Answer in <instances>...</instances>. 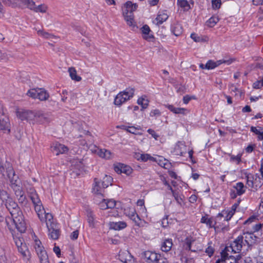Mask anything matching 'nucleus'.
Returning <instances> with one entry per match:
<instances>
[{
  "label": "nucleus",
  "mask_w": 263,
  "mask_h": 263,
  "mask_svg": "<svg viewBox=\"0 0 263 263\" xmlns=\"http://www.w3.org/2000/svg\"><path fill=\"white\" fill-rule=\"evenodd\" d=\"M9 211L12 219L10 218H7L6 222L10 230H13L14 225L20 232L23 233L26 229V223L22 212L20 211L17 203L12 199H9L4 203Z\"/></svg>",
  "instance_id": "obj_1"
},
{
  "label": "nucleus",
  "mask_w": 263,
  "mask_h": 263,
  "mask_svg": "<svg viewBox=\"0 0 263 263\" xmlns=\"http://www.w3.org/2000/svg\"><path fill=\"white\" fill-rule=\"evenodd\" d=\"M7 172V176L10 180L11 186L14 191L16 196L18 197L19 202L22 203L26 202V198L22 190L20 180L18 179L17 176L14 174L11 167H9Z\"/></svg>",
  "instance_id": "obj_2"
},
{
  "label": "nucleus",
  "mask_w": 263,
  "mask_h": 263,
  "mask_svg": "<svg viewBox=\"0 0 263 263\" xmlns=\"http://www.w3.org/2000/svg\"><path fill=\"white\" fill-rule=\"evenodd\" d=\"M138 5L136 3H133L128 1L124 4L122 7V14L127 24L132 28L136 27V23L134 20L133 12L136 11Z\"/></svg>",
  "instance_id": "obj_3"
},
{
  "label": "nucleus",
  "mask_w": 263,
  "mask_h": 263,
  "mask_svg": "<svg viewBox=\"0 0 263 263\" xmlns=\"http://www.w3.org/2000/svg\"><path fill=\"white\" fill-rule=\"evenodd\" d=\"M135 89L132 87H128L125 90L119 93L115 99L114 103L116 105H121L130 98L134 95Z\"/></svg>",
  "instance_id": "obj_4"
},
{
  "label": "nucleus",
  "mask_w": 263,
  "mask_h": 263,
  "mask_svg": "<svg viewBox=\"0 0 263 263\" xmlns=\"http://www.w3.org/2000/svg\"><path fill=\"white\" fill-rule=\"evenodd\" d=\"M125 215L128 216L138 227H144L147 223L142 221L139 215L137 214L134 208H128L124 210Z\"/></svg>",
  "instance_id": "obj_5"
},
{
  "label": "nucleus",
  "mask_w": 263,
  "mask_h": 263,
  "mask_svg": "<svg viewBox=\"0 0 263 263\" xmlns=\"http://www.w3.org/2000/svg\"><path fill=\"white\" fill-rule=\"evenodd\" d=\"M20 1L22 2L24 6L35 12L45 13L48 9V7L45 4L36 6L35 3L32 0Z\"/></svg>",
  "instance_id": "obj_6"
},
{
  "label": "nucleus",
  "mask_w": 263,
  "mask_h": 263,
  "mask_svg": "<svg viewBox=\"0 0 263 263\" xmlns=\"http://www.w3.org/2000/svg\"><path fill=\"white\" fill-rule=\"evenodd\" d=\"M231 252L223 250L221 252L220 258L218 260L223 262V263H239L241 258V255L237 254L234 256L230 254Z\"/></svg>",
  "instance_id": "obj_7"
},
{
  "label": "nucleus",
  "mask_w": 263,
  "mask_h": 263,
  "mask_svg": "<svg viewBox=\"0 0 263 263\" xmlns=\"http://www.w3.org/2000/svg\"><path fill=\"white\" fill-rule=\"evenodd\" d=\"M243 239V237L242 236H238L229 247H226L224 250L234 253H239L243 245H244Z\"/></svg>",
  "instance_id": "obj_8"
},
{
  "label": "nucleus",
  "mask_w": 263,
  "mask_h": 263,
  "mask_svg": "<svg viewBox=\"0 0 263 263\" xmlns=\"http://www.w3.org/2000/svg\"><path fill=\"white\" fill-rule=\"evenodd\" d=\"M17 117L21 120H26L31 124H35V111L21 110L17 112Z\"/></svg>",
  "instance_id": "obj_9"
},
{
  "label": "nucleus",
  "mask_w": 263,
  "mask_h": 263,
  "mask_svg": "<svg viewBox=\"0 0 263 263\" xmlns=\"http://www.w3.org/2000/svg\"><path fill=\"white\" fill-rule=\"evenodd\" d=\"M53 118L51 114L44 112L42 111H35V123L45 124L52 121Z\"/></svg>",
  "instance_id": "obj_10"
},
{
  "label": "nucleus",
  "mask_w": 263,
  "mask_h": 263,
  "mask_svg": "<svg viewBox=\"0 0 263 263\" xmlns=\"http://www.w3.org/2000/svg\"><path fill=\"white\" fill-rule=\"evenodd\" d=\"M15 243L18 249V251L24 257H27L29 254V251L26 244L23 242V239L21 236L13 237Z\"/></svg>",
  "instance_id": "obj_11"
},
{
  "label": "nucleus",
  "mask_w": 263,
  "mask_h": 263,
  "mask_svg": "<svg viewBox=\"0 0 263 263\" xmlns=\"http://www.w3.org/2000/svg\"><path fill=\"white\" fill-rule=\"evenodd\" d=\"M0 130L4 133L9 134L10 132V123L8 117L3 113L0 115Z\"/></svg>",
  "instance_id": "obj_12"
},
{
  "label": "nucleus",
  "mask_w": 263,
  "mask_h": 263,
  "mask_svg": "<svg viewBox=\"0 0 263 263\" xmlns=\"http://www.w3.org/2000/svg\"><path fill=\"white\" fill-rule=\"evenodd\" d=\"M34 201H32V203L34 205V210L38 216V217L39 219H42L43 218V215L45 212V209L44 207L42 205V203L41 202V201L39 198L35 199L33 198Z\"/></svg>",
  "instance_id": "obj_13"
},
{
  "label": "nucleus",
  "mask_w": 263,
  "mask_h": 263,
  "mask_svg": "<svg viewBox=\"0 0 263 263\" xmlns=\"http://www.w3.org/2000/svg\"><path fill=\"white\" fill-rule=\"evenodd\" d=\"M115 171L118 174L124 173L128 176L133 173V169L129 166L123 164H119L115 166Z\"/></svg>",
  "instance_id": "obj_14"
},
{
  "label": "nucleus",
  "mask_w": 263,
  "mask_h": 263,
  "mask_svg": "<svg viewBox=\"0 0 263 263\" xmlns=\"http://www.w3.org/2000/svg\"><path fill=\"white\" fill-rule=\"evenodd\" d=\"M119 258L123 263H134V259L130 253L127 251L120 252Z\"/></svg>",
  "instance_id": "obj_15"
},
{
  "label": "nucleus",
  "mask_w": 263,
  "mask_h": 263,
  "mask_svg": "<svg viewBox=\"0 0 263 263\" xmlns=\"http://www.w3.org/2000/svg\"><path fill=\"white\" fill-rule=\"evenodd\" d=\"M48 230V236L50 238L57 240L59 238L60 233L57 224L47 227Z\"/></svg>",
  "instance_id": "obj_16"
},
{
  "label": "nucleus",
  "mask_w": 263,
  "mask_h": 263,
  "mask_svg": "<svg viewBox=\"0 0 263 263\" xmlns=\"http://www.w3.org/2000/svg\"><path fill=\"white\" fill-rule=\"evenodd\" d=\"M245 242L248 245H253L260 242V238L255 236L253 232L247 233L245 234Z\"/></svg>",
  "instance_id": "obj_17"
},
{
  "label": "nucleus",
  "mask_w": 263,
  "mask_h": 263,
  "mask_svg": "<svg viewBox=\"0 0 263 263\" xmlns=\"http://www.w3.org/2000/svg\"><path fill=\"white\" fill-rule=\"evenodd\" d=\"M232 63L231 60H220L217 61L216 62H214L212 60H209L205 64V67H206V69H213L218 66L220 65L222 63H227L228 65Z\"/></svg>",
  "instance_id": "obj_18"
},
{
  "label": "nucleus",
  "mask_w": 263,
  "mask_h": 263,
  "mask_svg": "<svg viewBox=\"0 0 263 263\" xmlns=\"http://www.w3.org/2000/svg\"><path fill=\"white\" fill-rule=\"evenodd\" d=\"M187 147L184 143L179 142L175 146L174 153L176 155L183 156L187 152Z\"/></svg>",
  "instance_id": "obj_19"
},
{
  "label": "nucleus",
  "mask_w": 263,
  "mask_h": 263,
  "mask_svg": "<svg viewBox=\"0 0 263 263\" xmlns=\"http://www.w3.org/2000/svg\"><path fill=\"white\" fill-rule=\"evenodd\" d=\"M53 152L57 155L60 154H63L68 151V148L65 145L59 143H55L52 146Z\"/></svg>",
  "instance_id": "obj_20"
},
{
  "label": "nucleus",
  "mask_w": 263,
  "mask_h": 263,
  "mask_svg": "<svg viewBox=\"0 0 263 263\" xmlns=\"http://www.w3.org/2000/svg\"><path fill=\"white\" fill-rule=\"evenodd\" d=\"M6 187L5 183L0 182V198L3 203H5L9 200V199H11L7 192L5 190Z\"/></svg>",
  "instance_id": "obj_21"
},
{
  "label": "nucleus",
  "mask_w": 263,
  "mask_h": 263,
  "mask_svg": "<svg viewBox=\"0 0 263 263\" xmlns=\"http://www.w3.org/2000/svg\"><path fill=\"white\" fill-rule=\"evenodd\" d=\"M2 2L6 5L12 6V7H15L17 4L19 5H24L22 4V2L20 0H2ZM4 14V10L3 8V6L0 3V17H2L3 16Z\"/></svg>",
  "instance_id": "obj_22"
},
{
  "label": "nucleus",
  "mask_w": 263,
  "mask_h": 263,
  "mask_svg": "<svg viewBox=\"0 0 263 263\" xmlns=\"http://www.w3.org/2000/svg\"><path fill=\"white\" fill-rule=\"evenodd\" d=\"M104 189H105V187H103L101 182L97 181V179H95V183L92 187V192L98 196H102Z\"/></svg>",
  "instance_id": "obj_23"
},
{
  "label": "nucleus",
  "mask_w": 263,
  "mask_h": 263,
  "mask_svg": "<svg viewBox=\"0 0 263 263\" xmlns=\"http://www.w3.org/2000/svg\"><path fill=\"white\" fill-rule=\"evenodd\" d=\"M168 17V15L166 10L160 11L158 12L157 17L156 18V24L159 25L166 21Z\"/></svg>",
  "instance_id": "obj_24"
},
{
  "label": "nucleus",
  "mask_w": 263,
  "mask_h": 263,
  "mask_svg": "<svg viewBox=\"0 0 263 263\" xmlns=\"http://www.w3.org/2000/svg\"><path fill=\"white\" fill-rule=\"evenodd\" d=\"M165 106L167 108L176 114L186 115L188 113V110L184 108H177L172 105L166 104Z\"/></svg>",
  "instance_id": "obj_25"
},
{
  "label": "nucleus",
  "mask_w": 263,
  "mask_h": 263,
  "mask_svg": "<svg viewBox=\"0 0 263 263\" xmlns=\"http://www.w3.org/2000/svg\"><path fill=\"white\" fill-rule=\"evenodd\" d=\"M40 219L41 221H45L47 227L56 224L53 221L52 215L50 213H46V212L43 215V218Z\"/></svg>",
  "instance_id": "obj_26"
},
{
  "label": "nucleus",
  "mask_w": 263,
  "mask_h": 263,
  "mask_svg": "<svg viewBox=\"0 0 263 263\" xmlns=\"http://www.w3.org/2000/svg\"><path fill=\"white\" fill-rule=\"evenodd\" d=\"M157 253L155 252L147 251L144 253L143 256L147 262L154 263V262L156 261V259L157 258Z\"/></svg>",
  "instance_id": "obj_27"
},
{
  "label": "nucleus",
  "mask_w": 263,
  "mask_h": 263,
  "mask_svg": "<svg viewBox=\"0 0 263 263\" xmlns=\"http://www.w3.org/2000/svg\"><path fill=\"white\" fill-rule=\"evenodd\" d=\"M200 222L205 223L209 228H215L216 221L213 217H208V216L202 217Z\"/></svg>",
  "instance_id": "obj_28"
},
{
  "label": "nucleus",
  "mask_w": 263,
  "mask_h": 263,
  "mask_svg": "<svg viewBox=\"0 0 263 263\" xmlns=\"http://www.w3.org/2000/svg\"><path fill=\"white\" fill-rule=\"evenodd\" d=\"M109 226L111 229L120 230L125 228L127 226V224L124 221L110 222Z\"/></svg>",
  "instance_id": "obj_29"
},
{
  "label": "nucleus",
  "mask_w": 263,
  "mask_h": 263,
  "mask_svg": "<svg viewBox=\"0 0 263 263\" xmlns=\"http://www.w3.org/2000/svg\"><path fill=\"white\" fill-rule=\"evenodd\" d=\"M96 153L100 157L106 159H111L113 157L111 152L106 149H98Z\"/></svg>",
  "instance_id": "obj_30"
},
{
  "label": "nucleus",
  "mask_w": 263,
  "mask_h": 263,
  "mask_svg": "<svg viewBox=\"0 0 263 263\" xmlns=\"http://www.w3.org/2000/svg\"><path fill=\"white\" fill-rule=\"evenodd\" d=\"M173 246V242L171 239H167L164 240L161 245V250L163 252L169 251Z\"/></svg>",
  "instance_id": "obj_31"
},
{
  "label": "nucleus",
  "mask_w": 263,
  "mask_h": 263,
  "mask_svg": "<svg viewBox=\"0 0 263 263\" xmlns=\"http://www.w3.org/2000/svg\"><path fill=\"white\" fill-rule=\"evenodd\" d=\"M40 263H49L48 256L45 250L36 253Z\"/></svg>",
  "instance_id": "obj_32"
},
{
  "label": "nucleus",
  "mask_w": 263,
  "mask_h": 263,
  "mask_svg": "<svg viewBox=\"0 0 263 263\" xmlns=\"http://www.w3.org/2000/svg\"><path fill=\"white\" fill-rule=\"evenodd\" d=\"M171 31L175 36H179L182 32V28L180 24L175 23L171 28Z\"/></svg>",
  "instance_id": "obj_33"
},
{
  "label": "nucleus",
  "mask_w": 263,
  "mask_h": 263,
  "mask_svg": "<svg viewBox=\"0 0 263 263\" xmlns=\"http://www.w3.org/2000/svg\"><path fill=\"white\" fill-rule=\"evenodd\" d=\"M71 163L72 169L78 170L79 171L83 169L84 165L82 161L80 159H73L71 160Z\"/></svg>",
  "instance_id": "obj_34"
},
{
  "label": "nucleus",
  "mask_w": 263,
  "mask_h": 263,
  "mask_svg": "<svg viewBox=\"0 0 263 263\" xmlns=\"http://www.w3.org/2000/svg\"><path fill=\"white\" fill-rule=\"evenodd\" d=\"M33 240V246L36 253L45 250L41 241L37 238L36 236H34Z\"/></svg>",
  "instance_id": "obj_35"
},
{
  "label": "nucleus",
  "mask_w": 263,
  "mask_h": 263,
  "mask_svg": "<svg viewBox=\"0 0 263 263\" xmlns=\"http://www.w3.org/2000/svg\"><path fill=\"white\" fill-rule=\"evenodd\" d=\"M156 161L158 162V164L166 169L170 168L171 163H169L167 160L164 159L163 157H159L158 159H155Z\"/></svg>",
  "instance_id": "obj_36"
},
{
  "label": "nucleus",
  "mask_w": 263,
  "mask_h": 263,
  "mask_svg": "<svg viewBox=\"0 0 263 263\" xmlns=\"http://www.w3.org/2000/svg\"><path fill=\"white\" fill-rule=\"evenodd\" d=\"M137 103L141 106L142 110H143L148 107L149 100L146 98V96H142L138 99Z\"/></svg>",
  "instance_id": "obj_37"
},
{
  "label": "nucleus",
  "mask_w": 263,
  "mask_h": 263,
  "mask_svg": "<svg viewBox=\"0 0 263 263\" xmlns=\"http://www.w3.org/2000/svg\"><path fill=\"white\" fill-rule=\"evenodd\" d=\"M37 99L41 101H45L47 100L49 97L47 92L42 88H39Z\"/></svg>",
  "instance_id": "obj_38"
},
{
  "label": "nucleus",
  "mask_w": 263,
  "mask_h": 263,
  "mask_svg": "<svg viewBox=\"0 0 263 263\" xmlns=\"http://www.w3.org/2000/svg\"><path fill=\"white\" fill-rule=\"evenodd\" d=\"M251 131L258 135V139L259 140L263 139V128L259 126H252L251 128Z\"/></svg>",
  "instance_id": "obj_39"
},
{
  "label": "nucleus",
  "mask_w": 263,
  "mask_h": 263,
  "mask_svg": "<svg viewBox=\"0 0 263 263\" xmlns=\"http://www.w3.org/2000/svg\"><path fill=\"white\" fill-rule=\"evenodd\" d=\"M234 187L236 191L237 195L239 196L243 194L246 191V187L242 182L237 183Z\"/></svg>",
  "instance_id": "obj_40"
},
{
  "label": "nucleus",
  "mask_w": 263,
  "mask_h": 263,
  "mask_svg": "<svg viewBox=\"0 0 263 263\" xmlns=\"http://www.w3.org/2000/svg\"><path fill=\"white\" fill-rule=\"evenodd\" d=\"M37 33L39 36H40L44 39H49V40H52V39H56V37L54 35L50 34L48 32H45L43 30H39L37 31Z\"/></svg>",
  "instance_id": "obj_41"
},
{
  "label": "nucleus",
  "mask_w": 263,
  "mask_h": 263,
  "mask_svg": "<svg viewBox=\"0 0 263 263\" xmlns=\"http://www.w3.org/2000/svg\"><path fill=\"white\" fill-rule=\"evenodd\" d=\"M177 5L184 11H187L191 8L190 5L186 0H177Z\"/></svg>",
  "instance_id": "obj_42"
},
{
  "label": "nucleus",
  "mask_w": 263,
  "mask_h": 263,
  "mask_svg": "<svg viewBox=\"0 0 263 263\" xmlns=\"http://www.w3.org/2000/svg\"><path fill=\"white\" fill-rule=\"evenodd\" d=\"M68 72L69 76L71 79L76 81H80L81 80V78L77 74V71L74 68L70 67L68 69Z\"/></svg>",
  "instance_id": "obj_43"
},
{
  "label": "nucleus",
  "mask_w": 263,
  "mask_h": 263,
  "mask_svg": "<svg viewBox=\"0 0 263 263\" xmlns=\"http://www.w3.org/2000/svg\"><path fill=\"white\" fill-rule=\"evenodd\" d=\"M234 213V210L223 211L219 215L224 217V219L228 221L231 219Z\"/></svg>",
  "instance_id": "obj_44"
},
{
  "label": "nucleus",
  "mask_w": 263,
  "mask_h": 263,
  "mask_svg": "<svg viewBox=\"0 0 263 263\" xmlns=\"http://www.w3.org/2000/svg\"><path fill=\"white\" fill-rule=\"evenodd\" d=\"M142 32L143 34V38L145 40H148L152 37V35H150L149 34V33L150 32V28L149 27L145 25L143 26L141 28Z\"/></svg>",
  "instance_id": "obj_45"
},
{
  "label": "nucleus",
  "mask_w": 263,
  "mask_h": 263,
  "mask_svg": "<svg viewBox=\"0 0 263 263\" xmlns=\"http://www.w3.org/2000/svg\"><path fill=\"white\" fill-rule=\"evenodd\" d=\"M112 182V178L109 176L106 175L103 179L101 182V184L103 187H107L109 185H111Z\"/></svg>",
  "instance_id": "obj_46"
},
{
  "label": "nucleus",
  "mask_w": 263,
  "mask_h": 263,
  "mask_svg": "<svg viewBox=\"0 0 263 263\" xmlns=\"http://www.w3.org/2000/svg\"><path fill=\"white\" fill-rule=\"evenodd\" d=\"M38 90L39 88L30 89L27 91V95L33 99H37Z\"/></svg>",
  "instance_id": "obj_47"
},
{
  "label": "nucleus",
  "mask_w": 263,
  "mask_h": 263,
  "mask_svg": "<svg viewBox=\"0 0 263 263\" xmlns=\"http://www.w3.org/2000/svg\"><path fill=\"white\" fill-rule=\"evenodd\" d=\"M219 21V18L217 16L211 17L206 22L207 26L210 27H214Z\"/></svg>",
  "instance_id": "obj_48"
},
{
  "label": "nucleus",
  "mask_w": 263,
  "mask_h": 263,
  "mask_svg": "<svg viewBox=\"0 0 263 263\" xmlns=\"http://www.w3.org/2000/svg\"><path fill=\"white\" fill-rule=\"evenodd\" d=\"M247 178V184L250 187H253L254 186V175L251 174H249L246 176Z\"/></svg>",
  "instance_id": "obj_49"
},
{
  "label": "nucleus",
  "mask_w": 263,
  "mask_h": 263,
  "mask_svg": "<svg viewBox=\"0 0 263 263\" xmlns=\"http://www.w3.org/2000/svg\"><path fill=\"white\" fill-rule=\"evenodd\" d=\"M27 192L28 193L29 196L31 200H32V201H34V199H33L34 198L35 199H36V198H39L38 195L36 194V191H35V190L33 188L30 187V188L28 189L27 190Z\"/></svg>",
  "instance_id": "obj_50"
},
{
  "label": "nucleus",
  "mask_w": 263,
  "mask_h": 263,
  "mask_svg": "<svg viewBox=\"0 0 263 263\" xmlns=\"http://www.w3.org/2000/svg\"><path fill=\"white\" fill-rule=\"evenodd\" d=\"M87 220L90 226H94V215L91 211H87Z\"/></svg>",
  "instance_id": "obj_51"
},
{
  "label": "nucleus",
  "mask_w": 263,
  "mask_h": 263,
  "mask_svg": "<svg viewBox=\"0 0 263 263\" xmlns=\"http://www.w3.org/2000/svg\"><path fill=\"white\" fill-rule=\"evenodd\" d=\"M157 258L154 263H169L167 259L160 254H157Z\"/></svg>",
  "instance_id": "obj_52"
},
{
  "label": "nucleus",
  "mask_w": 263,
  "mask_h": 263,
  "mask_svg": "<svg viewBox=\"0 0 263 263\" xmlns=\"http://www.w3.org/2000/svg\"><path fill=\"white\" fill-rule=\"evenodd\" d=\"M241 154H238L236 156L231 155L230 161L232 162H235L237 164H238L241 161Z\"/></svg>",
  "instance_id": "obj_53"
},
{
  "label": "nucleus",
  "mask_w": 263,
  "mask_h": 263,
  "mask_svg": "<svg viewBox=\"0 0 263 263\" xmlns=\"http://www.w3.org/2000/svg\"><path fill=\"white\" fill-rule=\"evenodd\" d=\"M173 195L177 203L180 205H182L183 201L181 197L178 193H173Z\"/></svg>",
  "instance_id": "obj_54"
},
{
  "label": "nucleus",
  "mask_w": 263,
  "mask_h": 263,
  "mask_svg": "<svg viewBox=\"0 0 263 263\" xmlns=\"http://www.w3.org/2000/svg\"><path fill=\"white\" fill-rule=\"evenodd\" d=\"M99 207L102 210L107 209V200L103 199L101 201L98 203Z\"/></svg>",
  "instance_id": "obj_55"
},
{
  "label": "nucleus",
  "mask_w": 263,
  "mask_h": 263,
  "mask_svg": "<svg viewBox=\"0 0 263 263\" xmlns=\"http://www.w3.org/2000/svg\"><path fill=\"white\" fill-rule=\"evenodd\" d=\"M263 224L257 223L253 226L252 232H257L261 230Z\"/></svg>",
  "instance_id": "obj_56"
},
{
  "label": "nucleus",
  "mask_w": 263,
  "mask_h": 263,
  "mask_svg": "<svg viewBox=\"0 0 263 263\" xmlns=\"http://www.w3.org/2000/svg\"><path fill=\"white\" fill-rule=\"evenodd\" d=\"M191 37L196 42H200L203 41V39L196 33H192Z\"/></svg>",
  "instance_id": "obj_57"
},
{
  "label": "nucleus",
  "mask_w": 263,
  "mask_h": 263,
  "mask_svg": "<svg viewBox=\"0 0 263 263\" xmlns=\"http://www.w3.org/2000/svg\"><path fill=\"white\" fill-rule=\"evenodd\" d=\"M153 158L149 154H141L140 158H138V160H141L142 161H146L148 160L153 159Z\"/></svg>",
  "instance_id": "obj_58"
},
{
  "label": "nucleus",
  "mask_w": 263,
  "mask_h": 263,
  "mask_svg": "<svg viewBox=\"0 0 263 263\" xmlns=\"http://www.w3.org/2000/svg\"><path fill=\"white\" fill-rule=\"evenodd\" d=\"M10 57V54H8L5 50H0V59L2 60H8Z\"/></svg>",
  "instance_id": "obj_59"
},
{
  "label": "nucleus",
  "mask_w": 263,
  "mask_h": 263,
  "mask_svg": "<svg viewBox=\"0 0 263 263\" xmlns=\"http://www.w3.org/2000/svg\"><path fill=\"white\" fill-rule=\"evenodd\" d=\"M107 209H113L115 208L116 202V201L113 199H108L107 200Z\"/></svg>",
  "instance_id": "obj_60"
},
{
  "label": "nucleus",
  "mask_w": 263,
  "mask_h": 263,
  "mask_svg": "<svg viewBox=\"0 0 263 263\" xmlns=\"http://www.w3.org/2000/svg\"><path fill=\"white\" fill-rule=\"evenodd\" d=\"M212 7L214 9H219L221 6V0H212Z\"/></svg>",
  "instance_id": "obj_61"
},
{
  "label": "nucleus",
  "mask_w": 263,
  "mask_h": 263,
  "mask_svg": "<svg viewBox=\"0 0 263 263\" xmlns=\"http://www.w3.org/2000/svg\"><path fill=\"white\" fill-rule=\"evenodd\" d=\"M253 88L256 89H259L261 87L263 86V78L253 83Z\"/></svg>",
  "instance_id": "obj_62"
},
{
  "label": "nucleus",
  "mask_w": 263,
  "mask_h": 263,
  "mask_svg": "<svg viewBox=\"0 0 263 263\" xmlns=\"http://www.w3.org/2000/svg\"><path fill=\"white\" fill-rule=\"evenodd\" d=\"M182 263H194V260L193 258H189L183 256L181 258Z\"/></svg>",
  "instance_id": "obj_63"
},
{
  "label": "nucleus",
  "mask_w": 263,
  "mask_h": 263,
  "mask_svg": "<svg viewBox=\"0 0 263 263\" xmlns=\"http://www.w3.org/2000/svg\"><path fill=\"white\" fill-rule=\"evenodd\" d=\"M118 215V211L115 209H111L109 211H108V216H112V217H116Z\"/></svg>",
  "instance_id": "obj_64"
}]
</instances>
